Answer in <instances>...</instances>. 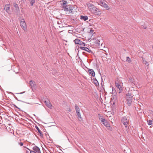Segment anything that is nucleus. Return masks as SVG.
<instances>
[{
  "label": "nucleus",
  "instance_id": "nucleus-17",
  "mask_svg": "<svg viewBox=\"0 0 153 153\" xmlns=\"http://www.w3.org/2000/svg\"><path fill=\"white\" fill-rule=\"evenodd\" d=\"M93 82L94 84L96 86H98L99 85V82L96 79H93Z\"/></svg>",
  "mask_w": 153,
  "mask_h": 153
},
{
  "label": "nucleus",
  "instance_id": "nucleus-37",
  "mask_svg": "<svg viewBox=\"0 0 153 153\" xmlns=\"http://www.w3.org/2000/svg\"><path fill=\"white\" fill-rule=\"evenodd\" d=\"M94 30H90V32H92L91 33H93V32Z\"/></svg>",
  "mask_w": 153,
  "mask_h": 153
},
{
  "label": "nucleus",
  "instance_id": "nucleus-42",
  "mask_svg": "<svg viewBox=\"0 0 153 153\" xmlns=\"http://www.w3.org/2000/svg\"><path fill=\"white\" fill-rule=\"evenodd\" d=\"M98 116H99V115L100 116V114H98Z\"/></svg>",
  "mask_w": 153,
  "mask_h": 153
},
{
  "label": "nucleus",
  "instance_id": "nucleus-36",
  "mask_svg": "<svg viewBox=\"0 0 153 153\" xmlns=\"http://www.w3.org/2000/svg\"><path fill=\"white\" fill-rule=\"evenodd\" d=\"M36 128L38 131V127L37 126H36Z\"/></svg>",
  "mask_w": 153,
  "mask_h": 153
},
{
  "label": "nucleus",
  "instance_id": "nucleus-6",
  "mask_svg": "<svg viewBox=\"0 0 153 153\" xmlns=\"http://www.w3.org/2000/svg\"><path fill=\"white\" fill-rule=\"evenodd\" d=\"M75 109L77 114V115L78 117V118L82 119L80 113L79 112L80 109L79 107L76 105H75Z\"/></svg>",
  "mask_w": 153,
  "mask_h": 153
},
{
  "label": "nucleus",
  "instance_id": "nucleus-24",
  "mask_svg": "<svg viewBox=\"0 0 153 153\" xmlns=\"http://www.w3.org/2000/svg\"><path fill=\"white\" fill-rule=\"evenodd\" d=\"M105 2L102 1H100L99 3H98V4L102 6L103 7V6Z\"/></svg>",
  "mask_w": 153,
  "mask_h": 153
},
{
  "label": "nucleus",
  "instance_id": "nucleus-41",
  "mask_svg": "<svg viewBox=\"0 0 153 153\" xmlns=\"http://www.w3.org/2000/svg\"><path fill=\"white\" fill-rule=\"evenodd\" d=\"M128 150H129V152H130L131 151V150L129 149H128Z\"/></svg>",
  "mask_w": 153,
  "mask_h": 153
},
{
  "label": "nucleus",
  "instance_id": "nucleus-28",
  "mask_svg": "<svg viewBox=\"0 0 153 153\" xmlns=\"http://www.w3.org/2000/svg\"><path fill=\"white\" fill-rule=\"evenodd\" d=\"M34 83H35V82L33 81H30V84L31 86H33L34 85Z\"/></svg>",
  "mask_w": 153,
  "mask_h": 153
},
{
  "label": "nucleus",
  "instance_id": "nucleus-4",
  "mask_svg": "<svg viewBox=\"0 0 153 153\" xmlns=\"http://www.w3.org/2000/svg\"><path fill=\"white\" fill-rule=\"evenodd\" d=\"M102 123L108 129L110 130H112V127L110 126L109 124L107 121L105 120H102Z\"/></svg>",
  "mask_w": 153,
  "mask_h": 153
},
{
  "label": "nucleus",
  "instance_id": "nucleus-27",
  "mask_svg": "<svg viewBox=\"0 0 153 153\" xmlns=\"http://www.w3.org/2000/svg\"><path fill=\"white\" fill-rule=\"evenodd\" d=\"M152 120H149V121H148V124L149 125H151L152 124Z\"/></svg>",
  "mask_w": 153,
  "mask_h": 153
},
{
  "label": "nucleus",
  "instance_id": "nucleus-23",
  "mask_svg": "<svg viewBox=\"0 0 153 153\" xmlns=\"http://www.w3.org/2000/svg\"><path fill=\"white\" fill-rule=\"evenodd\" d=\"M40 135L41 138H42L43 137V134L42 132L39 129V135Z\"/></svg>",
  "mask_w": 153,
  "mask_h": 153
},
{
  "label": "nucleus",
  "instance_id": "nucleus-19",
  "mask_svg": "<svg viewBox=\"0 0 153 153\" xmlns=\"http://www.w3.org/2000/svg\"><path fill=\"white\" fill-rule=\"evenodd\" d=\"M13 5L14 7L15 8L16 10H19V7H18V4L16 3H14L13 4Z\"/></svg>",
  "mask_w": 153,
  "mask_h": 153
},
{
  "label": "nucleus",
  "instance_id": "nucleus-18",
  "mask_svg": "<svg viewBox=\"0 0 153 153\" xmlns=\"http://www.w3.org/2000/svg\"><path fill=\"white\" fill-rule=\"evenodd\" d=\"M103 7H104L107 10H109L110 9V7L108 6L107 4L105 3L104 4L103 6Z\"/></svg>",
  "mask_w": 153,
  "mask_h": 153
},
{
  "label": "nucleus",
  "instance_id": "nucleus-5",
  "mask_svg": "<svg viewBox=\"0 0 153 153\" xmlns=\"http://www.w3.org/2000/svg\"><path fill=\"white\" fill-rule=\"evenodd\" d=\"M75 43L76 44H79L80 45H82L83 46H85V43L83 42L79 39H76L74 41Z\"/></svg>",
  "mask_w": 153,
  "mask_h": 153
},
{
  "label": "nucleus",
  "instance_id": "nucleus-21",
  "mask_svg": "<svg viewBox=\"0 0 153 153\" xmlns=\"http://www.w3.org/2000/svg\"><path fill=\"white\" fill-rule=\"evenodd\" d=\"M116 86L118 89L122 88L121 85L119 83H116Z\"/></svg>",
  "mask_w": 153,
  "mask_h": 153
},
{
  "label": "nucleus",
  "instance_id": "nucleus-22",
  "mask_svg": "<svg viewBox=\"0 0 153 153\" xmlns=\"http://www.w3.org/2000/svg\"><path fill=\"white\" fill-rule=\"evenodd\" d=\"M126 61L128 63H130L131 62V59L129 57H126Z\"/></svg>",
  "mask_w": 153,
  "mask_h": 153
},
{
  "label": "nucleus",
  "instance_id": "nucleus-46",
  "mask_svg": "<svg viewBox=\"0 0 153 153\" xmlns=\"http://www.w3.org/2000/svg\"><path fill=\"white\" fill-rule=\"evenodd\" d=\"M152 113H153V114H152L153 116V112H152Z\"/></svg>",
  "mask_w": 153,
  "mask_h": 153
},
{
  "label": "nucleus",
  "instance_id": "nucleus-11",
  "mask_svg": "<svg viewBox=\"0 0 153 153\" xmlns=\"http://www.w3.org/2000/svg\"><path fill=\"white\" fill-rule=\"evenodd\" d=\"M63 2L61 3V6H62L63 9L64 10L65 8H67L68 6L67 5L68 2L66 1L62 0Z\"/></svg>",
  "mask_w": 153,
  "mask_h": 153
},
{
  "label": "nucleus",
  "instance_id": "nucleus-10",
  "mask_svg": "<svg viewBox=\"0 0 153 153\" xmlns=\"http://www.w3.org/2000/svg\"><path fill=\"white\" fill-rule=\"evenodd\" d=\"M10 4H7L5 5L4 7V9L7 13H10Z\"/></svg>",
  "mask_w": 153,
  "mask_h": 153
},
{
  "label": "nucleus",
  "instance_id": "nucleus-26",
  "mask_svg": "<svg viewBox=\"0 0 153 153\" xmlns=\"http://www.w3.org/2000/svg\"><path fill=\"white\" fill-rule=\"evenodd\" d=\"M29 1L30 2V4L31 5H33V4L35 2V0H29Z\"/></svg>",
  "mask_w": 153,
  "mask_h": 153
},
{
  "label": "nucleus",
  "instance_id": "nucleus-38",
  "mask_svg": "<svg viewBox=\"0 0 153 153\" xmlns=\"http://www.w3.org/2000/svg\"><path fill=\"white\" fill-rule=\"evenodd\" d=\"M94 30H90V32H92L91 33H93V32Z\"/></svg>",
  "mask_w": 153,
  "mask_h": 153
},
{
  "label": "nucleus",
  "instance_id": "nucleus-9",
  "mask_svg": "<svg viewBox=\"0 0 153 153\" xmlns=\"http://www.w3.org/2000/svg\"><path fill=\"white\" fill-rule=\"evenodd\" d=\"M74 8L73 7L68 6L67 8H65L64 11H68L70 13H72L73 12V10Z\"/></svg>",
  "mask_w": 153,
  "mask_h": 153
},
{
  "label": "nucleus",
  "instance_id": "nucleus-7",
  "mask_svg": "<svg viewBox=\"0 0 153 153\" xmlns=\"http://www.w3.org/2000/svg\"><path fill=\"white\" fill-rule=\"evenodd\" d=\"M20 25L21 27L25 31H26L27 30V26L25 21L22 22L20 23Z\"/></svg>",
  "mask_w": 153,
  "mask_h": 153
},
{
  "label": "nucleus",
  "instance_id": "nucleus-3",
  "mask_svg": "<svg viewBox=\"0 0 153 153\" xmlns=\"http://www.w3.org/2000/svg\"><path fill=\"white\" fill-rule=\"evenodd\" d=\"M46 106L48 108L51 109L52 108L53 106L50 102V100L48 98L44 99L43 100Z\"/></svg>",
  "mask_w": 153,
  "mask_h": 153
},
{
  "label": "nucleus",
  "instance_id": "nucleus-13",
  "mask_svg": "<svg viewBox=\"0 0 153 153\" xmlns=\"http://www.w3.org/2000/svg\"><path fill=\"white\" fill-rule=\"evenodd\" d=\"M79 48L81 49L85 50L88 53H93L92 51L91 50H90L87 47H80Z\"/></svg>",
  "mask_w": 153,
  "mask_h": 153
},
{
  "label": "nucleus",
  "instance_id": "nucleus-31",
  "mask_svg": "<svg viewBox=\"0 0 153 153\" xmlns=\"http://www.w3.org/2000/svg\"><path fill=\"white\" fill-rule=\"evenodd\" d=\"M119 89V93H120L121 92L122 90V88H120Z\"/></svg>",
  "mask_w": 153,
  "mask_h": 153
},
{
  "label": "nucleus",
  "instance_id": "nucleus-8",
  "mask_svg": "<svg viewBox=\"0 0 153 153\" xmlns=\"http://www.w3.org/2000/svg\"><path fill=\"white\" fill-rule=\"evenodd\" d=\"M91 10V12L94 13L96 15H99V12L100 11H99L98 9L97 8L94 6V7H93V8Z\"/></svg>",
  "mask_w": 153,
  "mask_h": 153
},
{
  "label": "nucleus",
  "instance_id": "nucleus-34",
  "mask_svg": "<svg viewBox=\"0 0 153 153\" xmlns=\"http://www.w3.org/2000/svg\"><path fill=\"white\" fill-rule=\"evenodd\" d=\"M145 65H146L147 66H148L149 65V64L148 63V62H147L145 64Z\"/></svg>",
  "mask_w": 153,
  "mask_h": 153
},
{
  "label": "nucleus",
  "instance_id": "nucleus-45",
  "mask_svg": "<svg viewBox=\"0 0 153 153\" xmlns=\"http://www.w3.org/2000/svg\"><path fill=\"white\" fill-rule=\"evenodd\" d=\"M58 24H59V22H58Z\"/></svg>",
  "mask_w": 153,
  "mask_h": 153
},
{
  "label": "nucleus",
  "instance_id": "nucleus-1",
  "mask_svg": "<svg viewBox=\"0 0 153 153\" xmlns=\"http://www.w3.org/2000/svg\"><path fill=\"white\" fill-rule=\"evenodd\" d=\"M133 95L131 94L128 93L126 95V98L127 102L129 106L131 105L132 101Z\"/></svg>",
  "mask_w": 153,
  "mask_h": 153
},
{
  "label": "nucleus",
  "instance_id": "nucleus-32",
  "mask_svg": "<svg viewBox=\"0 0 153 153\" xmlns=\"http://www.w3.org/2000/svg\"><path fill=\"white\" fill-rule=\"evenodd\" d=\"M30 153H38V152H35V151H31L30 152Z\"/></svg>",
  "mask_w": 153,
  "mask_h": 153
},
{
  "label": "nucleus",
  "instance_id": "nucleus-43",
  "mask_svg": "<svg viewBox=\"0 0 153 153\" xmlns=\"http://www.w3.org/2000/svg\"><path fill=\"white\" fill-rule=\"evenodd\" d=\"M152 48L153 49V46L152 47Z\"/></svg>",
  "mask_w": 153,
  "mask_h": 153
},
{
  "label": "nucleus",
  "instance_id": "nucleus-39",
  "mask_svg": "<svg viewBox=\"0 0 153 153\" xmlns=\"http://www.w3.org/2000/svg\"><path fill=\"white\" fill-rule=\"evenodd\" d=\"M68 111H71V109L70 108H69V110H68Z\"/></svg>",
  "mask_w": 153,
  "mask_h": 153
},
{
  "label": "nucleus",
  "instance_id": "nucleus-44",
  "mask_svg": "<svg viewBox=\"0 0 153 153\" xmlns=\"http://www.w3.org/2000/svg\"><path fill=\"white\" fill-rule=\"evenodd\" d=\"M58 24H59V22H58Z\"/></svg>",
  "mask_w": 153,
  "mask_h": 153
},
{
  "label": "nucleus",
  "instance_id": "nucleus-15",
  "mask_svg": "<svg viewBox=\"0 0 153 153\" xmlns=\"http://www.w3.org/2000/svg\"><path fill=\"white\" fill-rule=\"evenodd\" d=\"M87 5L90 11H91V10L93 8V7H94V6L92 4H91L89 3H87Z\"/></svg>",
  "mask_w": 153,
  "mask_h": 153
},
{
  "label": "nucleus",
  "instance_id": "nucleus-40",
  "mask_svg": "<svg viewBox=\"0 0 153 153\" xmlns=\"http://www.w3.org/2000/svg\"><path fill=\"white\" fill-rule=\"evenodd\" d=\"M39 153H41L40 151V149L39 148Z\"/></svg>",
  "mask_w": 153,
  "mask_h": 153
},
{
  "label": "nucleus",
  "instance_id": "nucleus-20",
  "mask_svg": "<svg viewBox=\"0 0 153 153\" xmlns=\"http://www.w3.org/2000/svg\"><path fill=\"white\" fill-rule=\"evenodd\" d=\"M95 42L96 43L98 44L99 45H102V43H101L100 42V41L98 39H97L96 40Z\"/></svg>",
  "mask_w": 153,
  "mask_h": 153
},
{
  "label": "nucleus",
  "instance_id": "nucleus-2",
  "mask_svg": "<svg viewBox=\"0 0 153 153\" xmlns=\"http://www.w3.org/2000/svg\"><path fill=\"white\" fill-rule=\"evenodd\" d=\"M128 121L126 117H124L122 118L121 119V122L125 126L127 131V130L128 128Z\"/></svg>",
  "mask_w": 153,
  "mask_h": 153
},
{
  "label": "nucleus",
  "instance_id": "nucleus-33",
  "mask_svg": "<svg viewBox=\"0 0 153 153\" xmlns=\"http://www.w3.org/2000/svg\"><path fill=\"white\" fill-rule=\"evenodd\" d=\"M99 119L100 120H101V122H102V120H105V119H103L102 118L100 117H99Z\"/></svg>",
  "mask_w": 153,
  "mask_h": 153
},
{
  "label": "nucleus",
  "instance_id": "nucleus-25",
  "mask_svg": "<svg viewBox=\"0 0 153 153\" xmlns=\"http://www.w3.org/2000/svg\"><path fill=\"white\" fill-rule=\"evenodd\" d=\"M19 20L20 23L22 22H24L25 21L23 17H20L19 19Z\"/></svg>",
  "mask_w": 153,
  "mask_h": 153
},
{
  "label": "nucleus",
  "instance_id": "nucleus-35",
  "mask_svg": "<svg viewBox=\"0 0 153 153\" xmlns=\"http://www.w3.org/2000/svg\"><path fill=\"white\" fill-rule=\"evenodd\" d=\"M19 144L20 145V146H23V144L21 142L20 143H19Z\"/></svg>",
  "mask_w": 153,
  "mask_h": 153
},
{
  "label": "nucleus",
  "instance_id": "nucleus-47",
  "mask_svg": "<svg viewBox=\"0 0 153 153\" xmlns=\"http://www.w3.org/2000/svg\"><path fill=\"white\" fill-rule=\"evenodd\" d=\"M126 153H127L126 152H125Z\"/></svg>",
  "mask_w": 153,
  "mask_h": 153
},
{
  "label": "nucleus",
  "instance_id": "nucleus-12",
  "mask_svg": "<svg viewBox=\"0 0 153 153\" xmlns=\"http://www.w3.org/2000/svg\"><path fill=\"white\" fill-rule=\"evenodd\" d=\"M128 80L129 83H131L132 86H134L135 85V81L134 78H132L131 77H129Z\"/></svg>",
  "mask_w": 153,
  "mask_h": 153
},
{
  "label": "nucleus",
  "instance_id": "nucleus-30",
  "mask_svg": "<svg viewBox=\"0 0 153 153\" xmlns=\"http://www.w3.org/2000/svg\"><path fill=\"white\" fill-rule=\"evenodd\" d=\"M142 62L143 63L145 64L147 62L146 60L144 58H142Z\"/></svg>",
  "mask_w": 153,
  "mask_h": 153
},
{
  "label": "nucleus",
  "instance_id": "nucleus-14",
  "mask_svg": "<svg viewBox=\"0 0 153 153\" xmlns=\"http://www.w3.org/2000/svg\"><path fill=\"white\" fill-rule=\"evenodd\" d=\"M88 72L89 74H91L93 76H94L95 75V73L93 70L92 69H89Z\"/></svg>",
  "mask_w": 153,
  "mask_h": 153
},
{
  "label": "nucleus",
  "instance_id": "nucleus-16",
  "mask_svg": "<svg viewBox=\"0 0 153 153\" xmlns=\"http://www.w3.org/2000/svg\"><path fill=\"white\" fill-rule=\"evenodd\" d=\"M80 19L82 20H83L84 21H86L88 19V17L87 16H80Z\"/></svg>",
  "mask_w": 153,
  "mask_h": 153
},
{
  "label": "nucleus",
  "instance_id": "nucleus-29",
  "mask_svg": "<svg viewBox=\"0 0 153 153\" xmlns=\"http://www.w3.org/2000/svg\"><path fill=\"white\" fill-rule=\"evenodd\" d=\"M33 150H34V151H35V152H38V147H33Z\"/></svg>",
  "mask_w": 153,
  "mask_h": 153
}]
</instances>
